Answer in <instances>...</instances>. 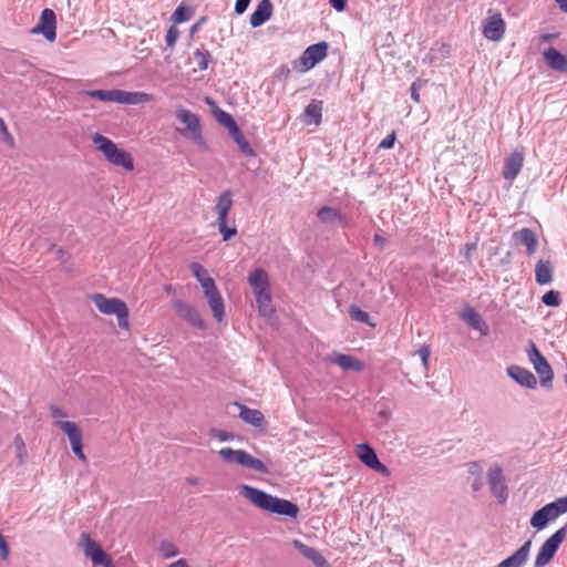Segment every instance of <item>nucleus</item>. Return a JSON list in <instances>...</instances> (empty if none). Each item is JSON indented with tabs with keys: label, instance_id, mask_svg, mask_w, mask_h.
I'll list each match as a JSON object with an SVG mask.
<instances>
[{
	"label": "nucleus",
	"instance_id": "nucleus-1",
	"mask_svg": "<svg viewBox=\"0 0 567 567\" xmlns=\"http://www.w3.org/2000/svg\"><path fill=\"white\" fill-rule=\"evenodd\" d=\"M239 491L248 502L261 511L291 518H297L299 515V507L288 499L279 498L247 484L240 485Z\"/></svg>",
	"mask_w": 567,
	"mask_h": 567
},
{
	"label": "nucleus",
	"instance_id": "nucleus-2",
	"mask_svg": "<svg viewBox=\"0 0 567 567\" xmlns=\"http://www.w3.org/2000/svg\"><path fill=\"white\" fill-rule=\"evenodd\" d=\"M189 269L200 284L204 296L213 312L214 318L218 322H221L225 318V303L215 284V280L209 276L208 271L199 262H192L189 265Z\"/></svg>",
	"mask_w": 567,
	"mask_h": 567
},
{
	"label": "nucleus",
	"instance_id": "nucleus-3",
	"mask_svg": "<svg viewBox=\"0 0 567 567\" xmlns=\"http://www.w3.org/2000/svg\"><path fill=\"white\" fill-rule=\"evenodd\" d=\"M93 144L96 150L103 154L105 159L114 166L122 167L125 171L134 169V158L126 152L117 147V145L106 136L95 133L92 136Z\"/></svg>",
	"mask_w": 567,
	"mask_h": 567
},
{
	"label": "nucleus",
	"instance_id": "nucleus-4",
	"mask_svg": "<svg viewBox=\"0 0 567 567\" xmlns=\"http://www.w3.org/2000/svg\"><path fill=\"white\" fill-rule=\"evenodd\" d=\"M97 310L107 316L115 315L117 318L118 327L128 330V308L126 303L120 298H107L103 293L96 292L90 296Z\"/></svg>",
	"mask_w": 567,
	"mask_h": 567
},
{
	"label": "nucleus",
	"instance_id": "nucleus-5",
	"mask_svg": "<svg viewBox=\"0 0 567 567\" xmlns=\"http://www.w3.org/2000/svg\"><path fill=\"white\" fill-rule=\"evenodd\" d=\"M218 455L228 464H238L247 470H252L261 474L269 473L267 465L261 460L252 456L245 450L223 447L218 451Z\"/></svg>",
	"mask_w": 567,
	"mask_h": 567
},
{
	"label": "nucleus",
	"instance_id": "nucleus-6",
	"mask_svg": "<svg viewBox=\"0 0 567 567\" xmlns=\"http://www.w3.org/2000/svg\"><path fill=\"white\" fill-rule=\"evenodd\" d=\"M175 116L186 126L188 136L194 142V144H196L202 150H206L207 144L203 135L199 116L182 105L175 106Z\"/></svg>",
	"mask_w": 567,
	"mask_h": 567
},
{
	"label": "nucleus",
	"instance_id": "nucleus-7",
	"mask_svg": "<svg viewBox=\"0 0 567 567\" xmlns=\"http://www.w3.org/2000/svg\"><path fill=\"white\" fill-rule=\"evenodd\" d=\"M567 535V526H564L556 530L549 538H547L540 546L535 561L534 567H545L554 558L559 546L564 542Z\"/></svg>",
	"mask_w": 567,
	"mask_h": 567
},
{
	"label": "nucleus",
	"instance_id": "nucleus-8",
	"mask_svg": "<svg viewBox=\"0 0 567 567\" xmlns=\"http://www.w3.org/2000/svg\"><path fill=\"white\" fill-rule=\"evenodd\" d=\"M79 546L84 555L92 560L94 565L103 567H114L112 558L103 550L100 544L91 538L87 533H82L79 539Z\"/></svg>",
	"mask_w": 567,
	"mask_h": 567
},
{
	"label": "nucleus",
	"instance_id": "nucleus-9",
	"mask_svg": "<svg viewBox=\"0 0 567 567\" xmlns=\"http://www.w3.org/2000/svg\"><path fill=\"white\" fill-rule=\"evenodd\" d=\"M328 52V43L322 41L316 44L308 47L298 61L295 62V68L300 72H307L315 68L319 62H321Z\"/></svg>",
	"mask_w": 567,
	"mask_h": 567
},
{
	"label": "nucleus",
	"instance_id": "nucleus-10",
	"mask_svg": "<svg viewBox=\"0 0 567 567\" xmlns=\"http://www.w3.org/2000/svg\"><path fill=\"white\" fill-rule=\"evenodd\" d=\"M527 354L539 377L540 384L545 388H551L554 371L533 341H530V349L527 350Z\"/></svg>",
	"mask_w": 567,
	"mask_h": 567
},
{
	"label": "nucleus",
	"instance_id": "nucleus-11",
	"mask_svg": "<svg viewBox=\"0 0 567 567\" xmlns=\"http://www.w3.org/2000/svg\"><path fill=\"white\" fill-rule=\"evenodd\" d=\"M56 426L68 436L72 452L82 462H86V456L83 452L82 431L76 423L71 421H56Z\"/></svg>",
	"mask_w": 567,
	"mask_h": 567
},
{
	"label": "nucleus",
	"instance_id": "nucleus-12",
	"mask_svg": "<svg viewBox=\"0 0 567 567\" xmlns=\"http://www.w3.org/2000/svg\"><path fill=\"white\" fill-rule=\"evenodd\" d=\"M561 514H564V512L558 504V501L556 499L537 509L533 514L529 523L532 527L536 528L537 530H542L548 525L549 522L555 520Z\"/></svg>",
	"mask_w": 567,
	"mask_h": 567
},
{
	"label": "nucleus",
	"instance_id": "nucleus-13",
	"mask_svg": "<svg viewBox=\"0 0 567 567\" xmlns=\"http://www.w3.org/2000/svg\"><path fill=\"white\" fill-rule=\"evenodd\" d=\"M33 34H43L44 38L53 42L56 38V16L52 9H43L38 24L31 30Z\"/></svg>",
	"mask_w": 567,
	"mask_h": 567
},
{
	"label": "nucleus",
	"instance_id": "nucleus-14",
	"mask_svg": "<svg viewBox=\"0 0 567 567\" xmlns=\"http://www.w3.org/2000/svg\"><path fill=\"white\" fill-rule=\"evenodd\" d=\"M357 457L369 468L382 475H389L388 467L378 458L375 451L367 443L358 444L355 446Z\"/></svg>",
	"mask_w": 567,
	"mask_h": 567
},
{
	"label": "nucleus",
	"instance_id": "nucleus-15",
	"mask_svg": "<svg viewBox=\"0 0 567 567\" xmlns=\"http://www.w3.org/2000/svg\"><path fill=\"white\" fill-rule=\"evenodd\" d=\"M173 308L176 311L177 316L188 322L194 328L199 330L206 329V322L203 319L199 311L189 303H186L182 300H175L173 302Z\"/></svg>",
	"mask_w": 567,
	"mask_h": 567
},
{
	"label": "nucleus",
	"instance_id": "nucleus-16",
	"mask_svg": "<svg viewBox=\"0 0 567 567\" xmlns=\"http://www.w3.org/2000/svg\"><path fill=\"white\" fill-rule=\"evenodd\" d=\"M524 164V152L515 150L504 161L503 168V177L512 185V182L516 178V176L522 171Z\"/></svg>",
	"mask_w": 567,
	"mask_h": 567
},
{
	"label": "nucleus",
	"instance_id": "nucleus-17",
	"mask_svg": "<svg viewBox=\"0 0 567 567\" xmlns=\"http://www.w3.org/2000/svg\"><path fill=\"white\" fill-rule=\"evenodd\" d=\"M239 409V417L247 424H250L257 429L264 430L267 425V421L261 413V411L257 409H250L244 404L235 403Z\"/></svg>",
	"mask_w": 567,
	"mask_h": 567
},
{
	"label": "nucleus",
	"instance_id": "nucleus-18",
	"mask_svg": "<svg viewBox=\"0 0 567 567\" xmlns=\"http://www.w3.org/2000/svg\"><path fill=\"white\" fill-rule=\"evenodd\" d=\"M153 101V95L146 92L116 90L115 102L125 105L145 104Z\"/></svg>",
	"mask_w": 567,
	"mask_h": 567
},
{
	"label": "nucleus",
	"instance_id": "nucleus-19",
	"mask_svg": "<svg viewBox=\"0 0 567 567\" xmlns=\"http://www.w3.org/2000/svg\"><path fill=\"white\" fill-rule=\"evenodd\" d=\"M292 545L303 557L311 560L316 567H330L328 560L316 548L306 545L299 539H293Z\"/></svg>",
	"mask_w": 567,
	"mask_h": 567
},
{
	"label": "nucleus",
	"instance_id": "nucleus-20",
	"mask_svg": "<svg viewBox=\"0 0 567 567\" xmlns=\"http://www.w3.org/2000/svg\"><path fill=\"white\" fill-rule=\"evenodd\" d=\"M507 373L515 382L522 386L535 389L537 385L536 377L525 368L512 365L507 369Z\"/></svg>",
	"mask_w": 567,
	"mask_h": 567
},
{
	"label": "nucleus",
	"instance_id": "nucleus-21",
	"mask_svg": "<svg viewBox=\"0 0 567 567\" xmlns=\"http://www.w3.org/2000/svg\"><path fill=\"white\" fill-rule=\"evenodd\" d=\"M460 317L462 320H464L467 324H470L473 329L481 332V334L486 336L488 332V327L485 323V321L482 319V317L475 311L474 308L471 306H465Z\"/></svg>",
	"mask_w": 567,
	"mask_h": 567
},
{
	"label": "nucleus",
	"instance_id": "nucleus-22",
	"mask_svg": "<svg viewBox=\"0 0 567 567\" xmlns=\"http://www.w3.org/2000/svg\"><path fill=\"white\" fill-rule=\"evenodd\" d=\"M234 205L233 194L229 189L224 190L215 203V210L217 214L216 223L228 220V214Z\"/></svg>",
	"mask_w": 567,
	"mask_h": 567
},
{
	"label": "nucleus",
	"instance_id": "nucleus-23",
	"mask_svg": "<svg viewBox=\"0 0 567 567\" xmlns=\"http://www.w3.org/2000/svg\"><path fill=\"white\" fill-rule=\"evenodd\" d=\"M530 547L532 540H526L512 556L498 564V567H523L527 561Z\"/></svg>",
	"mask_w": 567,
	"mask_h": 567
},
{
	"label": "nucleus",
	"instance_id": "nucleus-24",
	"mask_svg": "<svg viewBox=\"0 0 567 567\" xmlns=\"http://www.w3.org/2000/svg\"><path fill=\"white\" fill-rule=\"evenodd\" d=\"M272 13V4L270 0H261L255 11L250 14V25L252 28L260 27L270 19Z\"/></svg>",
	"mask_w": 567,
	"mask_h": 567
},
{
	"label": "nucleus",
	"instance_id": "nucleus-25",
	"mask_svg": "<svg viewBox=\"0 0 567 567\" xmlns=\"http://www.w3.org/2000/svg\"><path fill=\"white\" fill-rule=\"evenodd\" d=\"M545 63L553 70L565 71L567 70V56L560 53L555 48L549 47L543 53Z\"/></svg>",
	"mask_w": 567,
	"mask_h": 567
},
{
	"label": "nucleus",
	"instance_id": "nucleus-26",
	"mask_svg": "<svg viewBox=\"0 0 567 567\" xmlns=\"http://www.w3.org/2000/svg\"><path fill=\"white\" fill-rule=\"evenodd\" d=\"M330 361L340 367L344 371L352 370L355 372H361L364 368L362 361L355 359L352 355L343 353H333Z\"/></svg>",
	"mask_w": 567,
	"mask_h": 567
},
{
	"label": "nucleus",
	"instance_id": "nucleus-27",
	"mask_svg": "<svg viewBox=\"0 0 567 567\" xmlns=\"http://www.w3.org/2000/svg\"><path fill=\"white\" fill-rule=\"evenodd\" d=\"M516 244L526 246L528 255H533L537 247L536 234L529 228H522L513 234Z\"/></svg>",
	"mask_w": 567,
	"mask_h": 567
},
{
	"label": "nucleus",
	"instance_id": "nucleus-28",
	"mask_svg": "<svg viewBox=\"0 0 567 567\" xmlns=\"http://www.w3.org/2000/svg\"><path fill=\"white\" fill-rule=\"evenodd\" d=\"M248 282L252 287L254 293L269 289L268 275L262 268H257L248 275Z\"/></svg>",
	"mask_w": 567,
	"mask_h": 567
},
{
	"label": "nucleus",
	"instance_id": "nucleus-29",
	"mask_svg": "<svg viewBox=\"0 0 567 567\" xmlns=\"http://www.w3.org/2000/svg\"><path fill=\"white\" fill-rule=\"evenodd\" d=\"M535 280L538 285H547L553 280V266L549 260H539L535 266Z\"/></svg>",
	"mask_w": 567,
	"mask_h": 567
},
{
	"label": "nucleus",
	"instance_id": "nucleus-30",
	"mask_svg": "<svg viewBox=\"0 0 567 567\" xmlns=\"http://www.w3.org/2000/svg\"><path fill=\"white\" fill-rule=\"evenodd\" d=\"M254 295H255V299H256L260 315H262V316L270 315L272 312V308H271V297H270L269 289L265 290V291H257Z\"/></svg>",
	"mask_w": 567,
	"mask_h": 567
},
{
	"label": "nucleus",
	"instance_id": "nucleus-31",
	"mask_svg": "<svg viewBox=\"0 0 567 567\" xmlns=\"http://www.w3.org/2000/svg\"><path fill=\"white\" fill-rule=\"evenodd\" d=\"M305 114L307 117L311 118V122L316 125L320 124L322 116V102L316 100L311 101L306 107Z\"/></svg>",
	"mask_w": 567,
	"mask_h": 567
},
{
	"label": "nucleus",
	"instance_id": "nucleus-32",
	"mask_svg": "<svg viewBox=\"0 0 567 567\" xmlns=\"http://www.w3.org/2000/svg\"><path fill=\"white\" fill-rule=\"evenodd\" d=\"M229 134L231 135V137L234 138V141L238 145L239 150L244 154H246L248 156H254L255 155L254 150L251 148L250 144L248 143V141L246 140V137L244 136V134L241 133L239 127L236 128L234 132H231Z\"/></svg>",
	"mask_w": 567,
	"mask_h": 567
},
{
	"label": "nucleus",
	"instance_id": "nucleus-33",
	"mask_svg": "<svg viewBox=\"0 0 567 567\" xmlns=\"http://www.w3.org/2000/svg\"><path fill=\"white\" fill-rule=\"evenodd\" d=\"M215 116H216L217 122L220 125L225 126L229 133H231L236 128H238L236 121L229 113H227L220 109H217V111L215 112Z\"/></svg>",
	"mask_w": 567,
	"mask_h": 567
},
{
	"label": "nucleus",
	"instance_id": "nucleus-34",
	"mask_svg": "<svg viewBox=\"0 0 567 567\" xmlns=\"http://www.w3.org/2000/svg\"><path fill=\"white\" fill-rule=\"evenodd\" d=\"M13 446H14V450H16V455H17V458H18V463L20 465L25 464V462L28 460V452H27V446H25L24 440L21 436V434H17L14 436Z\"/></svg>",
	"mask_w": 567,
	"mask_h": 567
},
{
	"label": "nucleus",
	"instance_id": "nucleus-35",
	"mask_svg": "<svg viewBox=\"0 0 567 567\" xmlns=\"http://www.w3.org/2000/svg\"><path fill=\"white\" fill-rule=\"evenodd\" d=\"M158 553L164 559L173 558L179 555L178 547L171 540H162L158 546Z\"/></svg>",
	"mask_w": 567,
	"mask_h": 567
},
{
	"label": "nucleus",
	"instance_id": "nucleus-36",
	"mask_svg": "<svg viewBox=\"0 0 567 567\" xmlns=\"http://www.w3.org/2000/svg\"><path fill=\"white\" fill-rule=\"evenodd\" d=\"M87 96L96 99L103 102H115L116 89L115 90H93L84 92Z\"/></svg>",
	"mask_w": 567,
	"mask_h": 567
},
{
	"label": "nucleus",
	"instance_id": "nucleus-37",
	"mask_svg": "<svg viewBox=\"0 0 567 567\" xmlns=\"http://www.w3.org/2000/svg\"><path fill=\"white\" fill-rule=\"evenodd\" d=\"M340 217L339 210L333 207L324 206L318 212V218L324 224L337 221Z\"/></svg>",
	"mask_w": 567,
	"mask_h": 567
},
{
	"label": "nucleus",
	"instance_id": "nucleus-38",
	"mask_svg": "<svg viewBox=\"0 0 567 567\" xmlns=\"http://www.w3.org/2000/svg\"><path fill=\"white\" fill-rule=\"evenodd\" d=\"M212 55L206 49H196L194 51V60L200 71H204L208 68Z\"/></svg>",
	"mask_w": 567,
	"mask_h": 567
},
{
	"label": "nucleus",
	"instance_id": "nucleus-39",
	"mask_svg": "<svg viewBox=\"0 0 567 567\" xmlns=\"http://www.w3.org/2000/svg\"><path fill=\"white\" fill-rule=\"evenodd\" d=\"M483 33L487 39L496 40V14H492V10L488 11V17L485 20Z\"/></svg>",
	"mask_w": 567,
	"mask_h": 567
},
{
	"label": "nucleus",
	"instance_id": "nucleus-40",
	"mask_svg": "<svg viewBox=\"0 0 567 567\" xmlns=\"http://www.w3.org/2000/svg\"><path fill=\"white\" fill-rule=\"evenodd\" d=\"M349 315H350L351 319H353L355 321L363 322V323H367V324H369L371 327H374V324H372L370 322L369 313L363 311L360 307H358L355 305H351L350 306Z\"/></svg>",
	"mask_w": 567,
	"mask_h": 567
},
{
	"label": "nucleus",
	"instance_id": "nucleus-41",
	"mask_svg": "<svg viewBox=\"0 0 567 567\" xmlns=\"http://www.w3.org/2000/svg\"><path fill=\"white\" fill-rule=\"evenodd\" d=\"M542 301L548 307H558L561 303L560 293L557 290H549L543 295Z\"/></svg>",
	"mask_w": 567,
	"mask_h": 567
},
{
	"label": "nucleus",
	"instance_id": "nucleus-42",
	"mask_svg": "<svg viewBox=\"0 0 567 567\" xmlns=\"http://www.w3.org/2000/svg\"><path fill=\"white\" fill-rule=\"evenodd\" d=\"M0 135H1V141L8 145L9 147H14V137L12 136V134L9 132L7 125H6V122L3 121L2 117H0Z\"/></svg>",
	"mask_w": 567,
	"mask_h": 567
},
{
	"label": "nucleus",
	"instance_id": "nucleus-43",
	"mask_svg": "<svg viewBox=\"0 0 567 567\" xmlns=\"http://www.w3.org/2000/svg\"><path fill=\"white\" fill-rule=\"evenodd\" d=\"M227 223L228 220L216 223L224 241L229 240L233 236L237 234L236 227H229Z\"/></svg>",
	"mask_w": 567,
	"mask_h": 567
},
{
	"label": "nucleus",
	"instance_id": "nucleus-44",
	"mask_svg": "<svg viewBox=\"0 0 567 567\" xmlns=\"http://www.w3.org/2000/svg\"><path fill=\"white\" fill-rule=\"evenodd\" d=\"M179 30L175 25H171L167 30L165 42L169 49H173L179 38Z\"/></svg>",
	"mask_w": 567,
	"mask_h": 567
},
{
	"label": "nucleus",
	"instance_id": "nucleus-45",
	"mask_svg": "<svg viewBox=\"0 0 567 567\" xmlns=\"http://www.w3.org/2000/svg\"><path fill=\"white\" fill-rule=\"evenodd\" d=\"M172 20L175 23H182L188 20L186 9L183 6H178L172 16Z\"/></svg>",
	"mask_w": 567,
	"mask_h": 567
},
{
	"label": "nucleus",
	"instance_id": "nucleus-46",
	"mask_svg": "<svg viewBox=\"0 0 567 567\" xmlns=\"http://www.w3.org/2000/svg\"><path fill=\"white\" fill-rule=\"evenodd\" d=\"M210 433H212V435L214 437L218 439L221 442H227V441H233L234 440V434L230 433V432H227V431L213 429L210 431Z\"/></svg>",
	"mask_w": 567,
	"mask_h": 567
},
{
	"label": "nucleus",
	"instance_id": "nucleus-47",
	"mask_svg": "<svg viewBox=\"0 0 567 567\" xmlns=\"http://www.w3.org/2000/svg\"><path fill=\"white\" fill-rule=\"evenodd\" d=\"M417 355L421 358L424 368L427 369L429 368V359H430V355H431L430 348L427 346H422L417 350Z\"/></svg>",
	"mask_w": 567,
	"mask_h": 567
},
{
	"label": "nucleus",
	"instance_id": "nucleus-48",
	"mask_svg": "<svg viewBox=\"0 0 567 567\" xmlns=\"http://www.w3.org/2000/svg\"><path fill=\"white\" fill-rule=\"evenodd\" d=\"M502 470L498 467V503L505 502L507 498L506 486L502 483Z\"/></svg>",
	"mask_w": 567,
	"mask_h": 567
},
{
	"label": "nucleus",
	"instance_id": "nucleus-49",
	"mask_svg": "<svg viewBox=\"0 0 567 567\" xmlns=\"http://www.w3.org/2000/svg\"><path fill=\"white\" fill-rule=\"evenodd\" d=\"M50 412H51V416L53 419H55V422L56 421H64L63 419L66 417V413L59 406L56 405H51L50 406Z\"/></svg>",
	"mask_w": 567,
	"mask_h": 567
},
{
	"label": "nucleus",
	"instance_id": "nucleus-50",
	"mask_svg": "<svg viewBox=\"0 0 567 567\" xmlns=\"http://www.w3.org/2000/svg\"><path fill=\"white\" fill-rule=\"evenodd\" d=\"M10 554L9 545L4 536L0 533V555L3 560L8 559Z\"/></svg>",
	"mask_w": 567,
	"mask_h": 567
},
{
	"label": "nucleus",
	"instance_id": "nucleus-51",
	"mask_svg": "<svg viewBox=\"0 0 567 567\" xmlns=\"http://www.w3.org/2000/svg\"><path fill=\"white\" fill-rule=\"evenodd\" d=\"M395 138H396L395 132H392L391 134H389L385 138H383L381 141L380 147L385 148V150L392 148L394 145Z\"/></svg>",
	"mask_w": 567,
	"mask_h": 567
},
{
	"label": "nucleus",
	"instance_id": "nucleus-52",
	"mask_svg": "<svg viewBox=\"0 0 567 567\" xmlns=\"http://www.w3.org/2000/svg\"><path fill=\"white\" fill-rule=\"evenodd\" d=\"M249 3H250V0H236L235 12L237 14L244 13L247 10Z\"/></svg>",
	"mask_w": 567,
	"mask_h": 567
},
{
	"label": "nucleus",
	"instance_id": "nucleus-53",
	"mask_svg": "<svg viewBox=\"0 0 567 567\" xmlns=\"http://www.w3.org/2000/svg\"><path fill=\"white\" fill-rule=\"evenodd\" d=\"M330 3L337 11H343L346 8L347 1L346 0H330Z\"/></svg>",
	"mask_w": 567,
	"mask_h": 567
},
{
	"label": "nucleus",
	"instance_id": "nucleus-54",
	"mask_svg": "<svg viewBox=\"0 0 567 567\" xmlns=\"http://www.w3.org/2000/svg\"><path fill=\"white\" fill-rule=\"evenodd\" d=\"M411 97H412V100L414 102L420 103V94H419V90H417L416 83H413L411 85Z\"/></svg>",
	"mask_w": 567,
	"mask_h": 567
},
{
	"label": "nucleus",
	"instance_id": "nucleus-55",
	"mask_svg": "<svg viewBox=\"0 0 567 567\" xmlns=\"http://www.w3.org/2000/svg\"><path fill=\"white\" fill-rule=\"evenodd\" d=\"M505 28H506L505 21L501 18V14L498 13V41L503 38Z\"/></svg>",
	"mask_w": 567,
	"mask_h": 567
},
{
	"label": "nucleus",
	"instance_id": "nucleus-56",
	"mask_svg": "<svg viewBox=\"0 0 567 567\" xmlns=\"http://www.w3.org/2000/svg\"><path fill=\"white\" fill-rule=\"evenodd\" d=\"M373 241H374V244H375L378 247H380V248H383V247H384V245L386 244L385 238H384V237H382V236H380V235H378V234H375V235H374V237H373Z\"/></svg>",
	"mask_w": 567,
	"mask_h": 567
},
{
	"label": "nucleus",
	"instance_id": "nucleus-57",
	"mask_svg": "<svg viewBox=\"0 0 567 567\" xmlns=\"http://www.w3.org/2000/svg\"><path fill=\"white\" fill-rule=\"evenodd\" d=\"M167 567H189L186 559L181 558L172 564H169Z\"/></svg>",
	"mask_w": 567,
	"mask_h": 567
},
{
	"label": "nucleus",
	"instance_id": "nucleus-58",
	"mask_svg": "<svg viewBox=\"0 0 567 567\" xmlns=\"http://www.w3.org/2000/svg\"><path fill=\"white\" fill-rule=\"evenodd\" d=\"M558 37V33H543L540 34V40L544 42L551 41Z\"/></svg>",
	"mask_w": 567,
	"mask_h": 567
},
{
	"label": "nucleus",
	"instance_id": "nucleus-59",
	"mask_svg": "<svg viewBox=\"0 0 567 567\" xmlns=\"http://www.w3.org/2000/svg\"><path fill=\"white\" fill-rule=\"evenodd\" d=\"M557 501H558V504L560 505L563 512L567 513V496L566 497H561V498H557Z\"/></svg>",
	"mask_w": 567,
	"mask_h": 567
},
{
	"label": "nucleus",
	"instance_id": "nucleus-60",
	"mask_svg": "<svg viewBox=\"0 0 567 567\" xmlns=\"http://www.w3.org/2000/svg\"><path fill=\"white\" fill-rule=\"evenodd\" d=\"M555 1L561 11L567 12V0H555Z\"/></svg>",
	"mask_w": 567,
	"mask_h": 567
},
{
	"label": "nucleus",
	"instance_id": "nucleus-61",
	"mask_svg": "<svg viewBox=\"0 0 567 567\" xmlns=\"http://www.w3.org/2000/svg\"><path fill=\"white\" fill-rule=\"evenodd\" d=\"M187 482H188L189 484H192V485H197V484H198V482H199V480H198L197 477H194V476H193V477H188V478H187Z\"/></svg>",
	"mask_w": 567,
	"mask_h": 567
},
{
	"label": "nucleus",
	"instance_id": "nucleus-62",
	"mask_svg": "<svg viewBox=\"0 0 567 567\" xmlns=\"http://www.w3.org/2000/svg\"><path fill=\"white\" fill-rule=\"evenodd\" d=\"M205 102L209 105V106H216V103L210 99V97H205Z\"/></svg>",
	"mask_w": 567,
	"mask_h": 567
},
{
	"label": "nucleus",
	"instance_id": "nucleus-63",
	"mask_svg": "<svg viewBox=\"0 0 567 567\" xmlns=\"http://www.w3.org/2000/svg\"><path fill=\"white\" fill-rule=\"evenodd\" d=\"M489 485H491V489L494 491L496 485H495V482H494V478L492 475L489 476Z\"/></svg>",
	"mask_w": 567,
	"mask_h": 567
},
{
	"label": "nucleus",
	"instance_id": "nucleus-64",
	"mask_svg": "<svg viewBox=\"0 0 567 567\" xmlns=\"http://www.w3.org/2000/svg\"><path fill=\"white\" fill-rule=\"evenodd\" d=\"M198 27H199V25H198V23H195V24L192 27L190 32H192V33L196 32V31L198 30Z\"/></svg>",
	"mask_w": 567,
	"mask_h": 567
}]
</instances>
